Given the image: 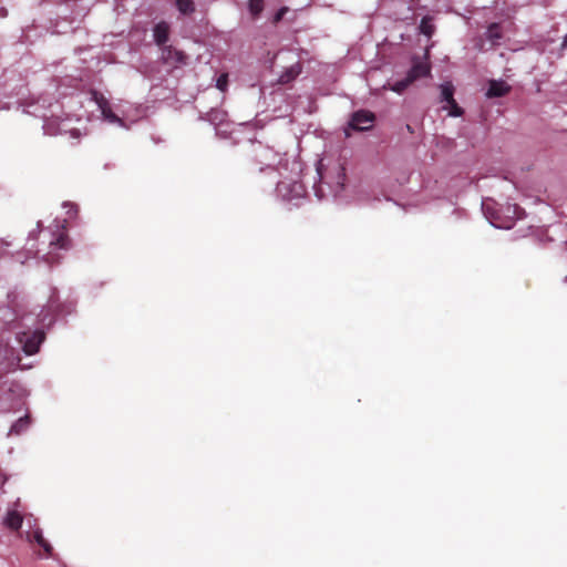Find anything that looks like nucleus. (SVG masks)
Listing matches in <instances>:
<instances>
[{"mask_svg": "<svg viewBox=\"0 0 567 567\" xmlns=\"http://www.w3.org/2000/svg\"><path fill=\"white\" fill-rule=\"evenodd\" d=\"M175 6L182 14L188 16L195 12V3L193 0H176Z\"/></svg>", "mask_w": 567, "mask_h": 567, "instance_id": "14", "label": "nucleus"}, {"mask_svg": "<svg viewBox=\"0 0 567 567\" xmlns=\"http://www.w3.org/2000/svg\"><path fill=\"white\" fill-rule=\"evenodd\" d=\"M277 190L282 197L288 199L293 197H301L305 193L303 185L299 182H279L277 184Z\"/></svg>", "mask_w": 567, "mask_h": 567, "instance_id": "5", "label": "nucleus"}, {"mask_svg": "<svg viewBox=\"0 0 567 567\" xmlns=\"http://www.w3.org/2000/svg\"><path fill=\"white\" fill-rule=\"evenodd\" d=\"M441 99L445 101L447 104L454 103V86L452 83L446 82L441 85Z\"/></svg>", "mask_w": 567, "mask_h": 567, "instance_id": "15", "label": "nucleus"}, {"mask_svg": "<svg viewBox=\"0 0 567 567\" xmlns=\"http://www.w3.org/2000/svg\"><path fill=\"white\" fill-rule=\"evenodd\" d=\"M430 74V65L422 61L413 63L411 70L408 72V78L413 83L417 79L425 78Z\"/></svg>", "mask_w": 567, "mask_h": 567, "instance_id": "7", "label": "nucleus"}, {"mask_svg": "<svg viewBox=\"0 0 567 567\" xmlns=\"http://www.w3.org/2000/svg\"><path fill=\"white\" fill-rule=\"evenodd\" d=\"M227 84V75H221L217 80V87L221 91L225 90V86Z\"/></svg>", "mask_w": 567, "mask_h": 567, "instance_id": "22", "label": "nucleus"}, {"mask_svg": "<svg viewBox=\"0 0 567 567\" xmlns=\"http://www.w3.org/2000/svg\"><path fill=\"white\" fill-rule=\"evenodd\" d=\"M32 538L39 546H41L44 549L47 555H51L52 547L49 544V542L43 537L40 530L33 532Z\"/></svg>", "mask_w": 567, "mask_h": 567, "instance_id": "16", "label": "nucleus"}, {"mask_svg": "<svg viewBox=\"0 0 567 567\" xmlns=\"http://www.w3.org/2000/svg\"><path fill=\"white\" fill-rule=\"evenodd\" d=\"M171 28L166 21H161L156 23L153 28V37L154 41L158 47L166 45V42L169 39Z\"/></svg>", "mask_w": 567, "mask_h": 567, "instance_id": "6", "label": "nucleus"}, {"mask_svg": "<svg viewBox=\"0 0 567 567\" xmlns=\"http://www.w3.org/2000/svg\"><path fill=\"white\" fill-rule=\"evenodd\" d=\"M449 106H450V115L451 116L457 117V116L463 115V110H462V107L458 106V104L456 103L455 100H454V103L453 102L450 103Z\"/></svg>", "mask_w": 567, "mask_h": 567, "instance_id": "20", "label": "nucleus"}, {"mask_svg": "<svg viewBox=\"0 0 567 567\" xmlns=\"http://www.w3.org/2000/svg\"><path fill=\"white\" fill-rule=\"evenodd\" d=\"M511 91V86L504 81H491L486 95L488 97H502Z\"/></svg>", "mask_w": 567, "mask_h": 567, "instance_id": "8", "label": "nucleus"}, {"mask_svg": "<svg viewBox=\"0 0 567 567\" xmlns=\"http://www.w3.org/2000/svg\"><path fill=\"white\" fill-rule=\"evenodd\" d=\"M94 95H95V101L97 102L103 116L112 123L121 122V118L116 114H114L113 111L111 110V107L109 106L107 101L102 95L100 97H97L96 93Z\"/></svg>", "mask_w": 567, "mask_h": 567, "instance_id": "10", "label": "nucleus"}, {"mask_svg": "<svg viewBox=\"0 0 567 567\" xmlns=\"http://www.w3.org/2000/svg\"><path fill=\"white\" fill-rule=\"evenodd\" d=\"M162 60L168 65L178 66L186 64L187 55L172 45H164L162 48Z\"/></svg>", "mask_w": 567, "mask_h": 567, "instance_id": "4", "label": "nucleus"}, {"mask_svg": "<svg viewBox=\"0 0 567 567\" xmlns=\"http://www.w3.org/2000/svg\"><path fill=\"white\" fill-rule=\"evenodd\" d=\"M287 11L288 9L286 7L280 8L274 16V23H278L279 21H281Z\"/></svg>", "mask_w": 567, "mask_h": 567, "instance_id": "21", "label": "nucleus"}, {"mask_svg": "<svg viewBox=\"0 0 567 567\" xmlns=\"http://www.w3.org/2000/svg\"><path fill=\"white\" fill-rule=\"evenodd\" d=\"M412 84V82L410 81V79L408 78V75L403 79V80H400V81H396L395 83H393L391 86H390V90H392L393 92H396V93H402L404 92L410 85Z\"/></svg>", "mask_w": 567, "mask_h": 567, "instance_id": "18", "label": "nucleus"}, {"mask_svg": "<svg viewBox=\"0 0 567 567\" xmlns=\"http://www.w3.org/2000/svg\"><path fill=\"white\" fill-rule=\"evenodd\" d=\"M487 38L492 41L498 40L502 38L501 28L498 23H492L487 28Z\"/></svg>", "mask_w": 567, "mask_h": 567, "instance_id": "19", "label": "nucleus"}, {"mask_svg": "<svg viewBox=\"0 0 567 567\" xmlns=\"http://www.w3.org/2000/svg\"><path fill=\"white\" fill-rule=\"evenodd\" d=\"M55 228L49 243V251L44 255V260L48 264L59 261L60 257L55 254V250H68L71 247V240L68 236L65 224H56Z\"/></svg>", "mask_w": 567, "mask_h": 567, "instance_id": "1", "label": "nucleus"}, {"mask_svg": "<svg viewBox=\"0 0 567 567\" xmlns=\"http://www.w3.org/2000/svg\"><path fill=\"white\" fill-rule=\"evenodd\" d=\"M265 0H249L248 8L254 19L258 18L264 10Z\"/></svg>", "mask_w": 567, "mask_h": 567, "instance_id": "17", "label": "nucleus"}, {"mask_svg": "<svg viewBox=\"0 0 567 567\" xmlns=\"http://www.w3.org/2000/svg\"><path fill=\"white\" fill-rule=\"evenodd\" d=\"M377 121V116L373 112L369 110H359L352 113L350 121H349V127L358 131V132H365L370 131Z\"/></svg>", "mask_w": 567, "mask_h": 567, "instance_id": "2", "label": "nucleus"}, {"mask_svg": "<svg viewBox=\"0 0 567 567\" xmlns=\"http://www.w3.org/2000/svg\"><path fill=\"white\" fill-rule=\"evenodd\" d=\"M432 17L430 16H425L422 18L421 20V23H420V32L424 35H426L427 38H431L435 31V27L434 24L432 23Z\"/></svg>", "mask_w": 567, "mask_h": 567, "instance_id": "13", "label": "nucleus"}, {"mask_svg": "<svg viewBox=\"0 0 567 567\" xmlns=\"http://www.w3.org/2000/svg\"><path fill=\"white\" fill-rule=\"evenodd\" d=\"M262 153H264V155H266V154H268V153H270V152H269V151H267V150H264V151H262Z\"/></svg>", "mask_w": 567, "mask_h": 567, "instance_id": "24", "label": "nucleus"}, {"mask_svg": "<svg viewBox=\"0 0 567 567\" xmlns=\"http://www.w3.org/2000/svg\"><path fill=\"white\" fill-rule=\"evenodd\" d=\"M567 47V35L564 38V41L561 43V49L564 50Z\"/></svg>", "mask_w": 567, "mask_h": 567, "instance_id": "23", "label": "nucleus"}, {"mask_svg": "<svg viewBox=\"0 0 567 567\" xmlns=\"http://www.w3.org/2000/svg\"><path fill=\"white\" fill-rule=\"evenodd\" d=\"M30 423H31V421H30L29 415H24V416L20 417L12 424V426L10 429V434H17V435L21 434L29 427Z\"/></svg>", "mask_w": 567, "mask_h": 567, "instance_id": "12", "label": "nucleus"}, {"mask_svg": "<svg viewBox=\"0 0 567 567\" xmlns=\"http://www.w3.org/2000/svg\"><path fill=\"white\" fill-rule=\"evenodd\" d=\"M302 65L300 62H296L295 64L287 68L282 74L278 79V83L288 84L297 79V76L301 73Z\"/></svg>", "mask_w": 567, "mask_h": 567, "instance_id": "9", "label": "nucleus"}, {"mask_svg": "<svg viewBox=\"0 0 567 567\" xmlns=\"http://www.w3.org/2000/svg\"><path fill=\"white\" fill-rule=\"evenodd\" d=\"M43 340L44 333L40 330L22 332L18 334V341L21 344L24 353L28 355L37 353Z\"/></svg>", "mask_w": 567, "mask_h": 567, "instance_id": "3", "label": "nucleus"}, {"mask_svg": "<svg viewBox=\"0 0 567 567\" xmlns=\"http://www.w3.org/2000/svg\"><path fill=\"white\" fill-rule=\"evenodd\" d=\"M22 522L23 518L21 514L16 511L9 512L4 519L6 525L12 530H18L21 527Z\"/></svg>", "mask_w": 567, "mask_h": 567, "instance_id": "11", "label": "nucleus"}]
</instances>
